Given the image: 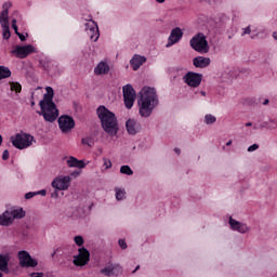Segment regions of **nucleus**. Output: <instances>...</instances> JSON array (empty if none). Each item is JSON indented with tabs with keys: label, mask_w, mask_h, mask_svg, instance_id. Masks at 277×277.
<instances>
[{
	"label": "nucleus",
	"mask_w": 277,
	"mask_h": 277,
	"mask_svg": "<svg viewBox=\"0 0 277 277\" xmlns=\"http://www.w3.org/2000/svg\"><path fill=\"white\" fill-rule=\"evenodd\" d=\"M138 114L142 118H150L153 110L159 105L157 90L150 87H144L141 91V97L137 101Z\"/></svg>",
	"instance_id": "f257e3e1"
},
{
	"label": "nucleus",
	"mask_w": 277,
	"mask_h": 277,
	"mask_svg": "<svg viewBox=\"0 0 277 277\" xmlns=\"http://www.w3.org/2000/svg\"><path fill=\"white\" fill-rule=\"evenodd\" d=\"M45 94L43 100L39 102V107L41 110L37 111L39 116H42L45 122H55L60 116V110L53 102V96H55V91L51 87L45 88Z\"/></svg>",
	"instance_id": "f03ea898"
},
{
	"label": "nucleus",
	"mask_w": 277,
	"mask_h": 277,
	"mask_svg": "<svg viewBox=\"0 0 277 277\" xmlns=\"http://www.w3.org/2000/svg\"><path fill=\"white\" fill-rule=\"evenodd\" d=\"M96 115L101 120L103 131H105L107 135H110V137L118 135V117H116L114 111L109 110L106 106L101 105L96 109Z\"/></svg>",
	"instance_id": "7ed1b4c3"
},
{
	"label": "nucleus",
	"mask_w": 277,
	"mask_h": 277,
	"mask_svg": "<svg viewBox=\"0 0 277 277\" xmlns=\"http://www.w3.org/2000/svg\"><path fill=\"white\" fill-rule=\"evenodd\" d=\"M190 48L197 53H209V41L202 32L195 35L189 41Z\"/></svg>",
	"instance_id": "20e7f679"
},
{
	"label": "nucleus",
	"mask_w": 277,
	"mask_h": 277,
	"mask_svg": "<svg viewBox=\"0 0 277 277\" xmlns=\"http://www.w3.org/2000/svg\"><path fill=\"white\" fill-rule=\"evenodd\" d=\"M11 143L14 148L25 150V148H29V146L34 144V136L27 133H17L16 135L11 136Z\"/></svg>",
	"instance_id": "39448f33"
},
{
	"label": "nucleus",
	"mask_w": 277,
	"mask_h": 277,
	"mask_svg": "<svg viewBox=\"0 0 277 277\" xmlns=\"http://www.w3.org/2000/svg\"><path fill=\"white\" fill-rule=\"evenodd\" d=\"M123 101H124V106L127 109H131L135 103V89H133V85L131 84H126L123 88Z\"/></svg>",
	"instance_id": "423d86ee"
},
{
	"label": "nucleus",
	"mask_w": 277,
	"mask_h": 277,
	"mask_svg": "<svg viewBox=\"0 0 277 277\" xmlns=\"http://www.w3.org/2000/svg\"><path fill=\"white\" fill-rule=\"evenodd\" d=\"M17 258L22 267H38V260L31 258L25 250L18 251Z\"/></svg>",
	"instance_id": "0eeeda50"
},
{
	"label": "nucleus",
	"mask_w": 277,
	"mask_h": 277,
	"mask_svg": "<svg viewBox=\"0 0 277 277\" xmlns=\"http://www.w3.org/2000/svg\"><path fill=\"white\" fill-rule=\"evenodd\" d=\"M70 181H72V179H70V176L60 175V176H56L52 181L51 186L54 189H58L61 192H66L68 189V187H70Z\"/></svg>",
	"instance_id": "6e6552de"
},
{
	"label": "nucleus",
	"mask_w": 277,
	"mask_h": 277,
	"mask_svg": "<svg viewBox=\"0 0 277 277\" xmlns=\"http://www.w3.org/2000/svg\"><path fill=\"white\" fill-rule=\"evenodd\" d=\"M183 81L189 85V88H198L200 83H202V74L188 71L183 76Z\"/></svg>",
	"instance_id": "1a4fd4ad"
},
{
	"label": "nucleus",
	"mask_w": 277,
	"mask_h": 277,
	"mask_svg": "<svg viewBox=\"0 0 277 277\" xmlns=\"http://www.w3.org/2000/svg\"><path fill=\"white\" fill-rule=\"evenodd\" d=\"M58 128L62 133H68L75 129V119L68 115H62L58 118Z\"/></svg>",
	"instance_id": "9d476101"
},
{
	"label": "nucleus",
	"mask_w": 277,
	"mask_h": 277,
	"mask_svg": "<svg viewBox=\"0 0 277 277\" xmlns=\"http://www.w3.org/2000/svg\"><path fill=\"white\" fill-rule=\"evenodd\" d=\"M15 57L19 60H25L27 55H31V53H36V48L31 44L28 45H17L13 51H11Z\"/></svg>",
	"instance_id": "9b49d317"
},
{
	"label": "nucleus",
	"mask_w": 277,
	"mask_h": 277,
	"mask_svg": "<svg viewBox=\"0 0 277 277\" xmlns=\"http://www.w3.org/2000/svg\"><path fill=\"white\" fill-rule=\"evenodd\" d=\"M90 262V251L85 248H80L78 250V255L74 256V265L77 267H83V265H88Z\"/></svg>",
	"instance_id": "f8f14e48"
},
{
	"label": "nucleus",
	"mask_w": 277,
	"mask_h": 277,
	"mask_svg": "<svg viewBox=\"0 0 277 277\" xmlns=\"http://www.w3.org/2000/svg\"><path fill=\"white\" fill-rule=\"evenodd\" d=\"M85 31L91 42H97L98 38H101V32L98 31V24H96V22L92 19L85 24Z\"/></svg>",
	"instance_id": "ddd939ff"
},
{
	"label": "nucleus",
	"mask_w": 277,
	"mask_h": 277,
	"mask_svg": "<svg viewBox=\"0 0 277 277\" xmlns=\"http://www.w3.org/2000/svg\"><path fill=\"white\" fill-rule=\"evenodd\" d=\"M182 39H183V30L180 27L173 28L168 38V43L166 45L167 49H169V47H173V44L181 42Z\"/></svg>",
	"instance_id": "4468645a"
},
{
	"label": "nucleus",
	"mask_w": 277,
	"mask_h": 277,
	"mask_svg": "<svg viewBox=\"0 0 277 277\" xmlns=\"http://www.w3.org/2000/svg\"><path fill=\"white\" fill-rule=\"evenodd\" d=\"M126 129L129 135H137L142 131V124L135 119H128L126 121Z\"/></svg>",
	"instance_id": "2eb2a0df"
},
{
	"label": "nucleus",
	"mask_w": 277,
	"mask_h": 277,
	"mask_svg": "<svg viewBox=\"0 0 277 277\" xmlns=\"http://www.w3.org/2000/svg\"><path fill=\"white\" fill-rule=\"evenodd\" d=\"M229 226L232 230H236L237 233H240L241 235H246L250 228H248V225L233 219V216L229 217Z\"/></svg>",
	"instance_id": "dca6fc26"
},
{
	"label": "nucleus",
	"mask_w": 277,
	"mask_h": 277,
	"mask_svg": "<svg viewBox=\"0 0 277 277\" xmlns=\"http://www.w3.org/2000/svg\"><path fill=\"white\" fill-rule=\"evenodd\" d=\"M101 274L104 276H118V274H122V266L119 264H110L103 269H101Z\"/></svg>",
	"instance_id": "f3484780"
},
{
	"label": "nucleus",
	"mask_w": 277,
	"mask_h": 277,
	"mask_svg": "<svg viewBox=\"0 0 277 277\" xmlns=\"http://www.w3.org/2000/svg\"><path fill=\"white\" fill-rule=\"evenodd\" d=\"M193 66H195V68H207L208 66H211V58L205 56H196L193 60Z\"/></svg>",
	"instance_id": "a211bd4d"
},
{
	"label": "nucleus",
	"mask_w": 277,
	"mask_h": 277,
	"mask_svg": "<svg viewBox=\"0 0 277 277\" xmlns=\"http://www.w3.org/2000/svg\"><path fill=\"white\" fill-rule=\"evenodd\" d=\"M10 253H1L0 254V272H3L4 274H10Z\"/></svg>",
	"instance_id": "6ab92c4d"
},
{
	"label": "nucleus",
	"mask_w": 277,
	"mask_h": 277,
	"mask_svg": "<svg viewBox=\"0 0 277 277\" xmlns=\"http://www.w3.org/2000/svg\"><path fill=\"white\" fill-rule=\"evenodd\" d=\"M143 64H146V56L135 54L130 61L133 70H140Z\"/></svg>",
	"instance_id": "aec40b11"
},
{
	"label": "nucleus",
	"mask_w": 277,
	"mask_h": 277,
	"mask_svg": "<svg viewBox=\"0 0 277 277\" xmlns=\"http://www.w3.org/2000/svg\"><path fill=\"white\" fill-rule=\"evenodd\" d=\"M0 24L2 27V36L4 40H10V36L12 34L10 32V18L0 19Z\"/></svg>",
	"instance_id": "412c9836"
},
{
	"label": "nucleus",
	"mask_w": 277,
	"mask_h": 277,
	"mask_svg": "<svg viewBox=\"0 0 277 277\" xmlns=\"http://www.w3.org/2000/svg\"><path fill=\"white\" fill-rule=\"evenodd\" d=\"M68 168H79V170L85 168V162L83 160H79L74 156H70L67 160Z\"/></svg>",
	"instance_id": "4be33fe9"
},
{
	"label": "nucleus",
	"mask_w": 277,
	"mask_h": 277,
	"mask_svg": "<svg viewBox=\"0 0 277 277\" xmlns=\"http://www.w3.org/2000/svg\"><path fill=\"white\" fill-rule=\"evenodd\" d=\"M109 72V65L107 62H100L94 68V75H107Z\"/></svg>",
	"instance_id": "5701e85b"
},
{
	"label": "nucleus",
	"mask_w": 277,
	"mask_h": 277,
	"mask_svg": "<svg viewBox=\"0 0 277 277\" xmlns=\"http://www.w3.org/2000/svg\"><path fill=\"white\" fill-rule=\"evenodd\" d=\"M14 223L12 219V214L10 211H4L2 215H0V226H10Z\"/></svg>",
	"instance_id": "b1692460"
},
{
	"label": "nucleus",
	"mask_w": 277,
	"mask_h": 277,
	"mask_svg": "<svg viewBox=\"0 0 277 277\" xmlns=\"http://www.w3.org/2000/svg\"><path fill=\"white\" fill-rule=\"evenodd\" d=\"M9 213L11 214V219L14 220H23V217H25L26 212L25 210H23V208H17V209H12L11 211H9Z\"/></svg>",
	"instance_id": "393cba45"
},
{
	"label": "nucleus",
	"mask_w": 277,
	"mask_h": 277,
	"mask_svg": "<svg viewBox=\"0 0 277 277\" xmlns=\"http://www.w3.org/2000/svg\"><path fill=\"white\" fill-rule=\"evenodd\" d=\"M10 8H12V2H4L2 5L3 11L0 13V21H5L10 18Z\"/></svg>",
	"instance_id": "a878e982"
},
{
	"label": "nucleus",
	"mask_w": 277,
	"mask_h": 277,
	"mask_svg": "<svg viewBox=\"0 0 277 277\" xmlns=\"http://www.w3.org/2000/svg\"><path fill=\"white\" fill-rule=\"evenodd\" d=\"M10 77H12V71L5 66H0V81Z\"/></svg>",
	"instance_id": "bb28decb"
},
{
	"label": "nucleus",
	"mask_w": 277,
	"mask_h": 277,
	"mask_svg": "<svg viewBox=\"0 0 277 277\" xmlns=\"http://www.w3.org/2000/svg\"><path fill=\"white\" fill-rule=\"evenodd\" d=\"M10 88L12 92H16V94H21L23 91V87L18 82H11Z\"/></svg>",
	"instance_id": "cd10ccee"
},
{
	"label": "nucleus",
	"mask_w": 277,
	"mask_h": 277,
	"mask_svg": "<svg viewBox=\"0 0 277 277\" xmlns=\"http://www.w3.org/2000/svg\"><path fill=\"white\" fill-rule=\"evenodd\" d=\"M116 192V199L117 200H124L126 196H127V192H124V189L122 188H115Z\"/></svg>",
	"instance_id": "c85d7f7f"
},
{
	"label": "nucleus",
	"mask_w": 277,
	"mask_h": 277,
	"mask_svg": "<svg viewBox=\"0 0 277 277\" xmlns=\"http://www.w3.org/2000/svg\"><path fill=\"white\" fill-rule=\"evenodd\" d=\"M121 174H126L127 176H133V170L129 166H121L120 168Z\"/></svg>",
	"instance_id": "c756f323"
},
{
	"label": "nucleus",
	"mask_w": 277,
	"mask_h": 277,
	"mask_svg": "<svg viewBox=\"0 0 277 277\" xmlns=\"http://www.w3.org/2000/svg\"><path fill=\"white\" fill-rule=\"evenodd\" d=\"M217 118H215V116L209 114L205 116V122L206 124H214V122H216Z\"/></svg>",
	"instance_id": "7c9ffc66"
},
{
	"label": "nucleus",
	"mask_w": 277,
	"mask_h": 277,
	"mask_svg": "<svg viewBox=\"0 0 277 277\" xmlns=\"http://www.w3.org/2000/svg\"><path fill=\"white\" fill-rule=\"evenodd\" d=\"M264 127H266V129H277V121L274 119H271L264 123Z\"/></svg>",
	"instance_id": "2f4dec72"
},
{
	"label": "nucleus",
	"mask_w": 277,
	"mask_h": 277,
	"mask_svg": "<svg viewBox=\"0 0 277 277\" xmlns=\"http://www.w3.org/2000/svg\"><path fill=\"white\" fill-rule=\"evenodd\" d=\"M81 144H83L84 146H89V148H92V138L90 137H84L81 140Z\"/></svg>",
	"instance_id": "473e14b6"
},
{
	"label": "nucleus",
	"mask_w": 277,
	"mask_h": 277,
	"mask_svg": "<svg viewBox=\"0 0 277 277\" xmlns=\"http://www.w3.org/2000/svg\"><path fill=\"white\" fill-rule=\"evenodd\" d=\"M74 241H75L76 246H79V247L83 246V237L82 236H76L74 238Z\"/></svg>",
	"instance_id": "72a5a7b5"
},
{
	"label": "nucleus",
	"mask_w": 277,
	"mask_h": 277,
	"mask_svg": "<svg viewBox=\"0 0 277 277\" xmlns=\"http://www.w3.org/2000/svg\"><path fill=\"white\" fill-rule=\"evenodd\" d=\"M118 243H119L121 250H127V248H128V246H127V240H124V239H119Z\"/></svg>",
	"instance_id": "f704fd0d"
},
{
	"label": "nucleus",
	"mask_w": 277,
	"mask_h": 277,
	"mask_svg": "<svg viewBox=\"0 0 277 277\" xmlns=\"http://www.w3.org/2000/svg\"><path fill=\"white\" fill-rule=\"evenodd\" d=\"M254 150H259V144H253L248 147V153H254Z\"/></svg>",
	"instance_id": "c9c22d12"
},
{
	"label": "nucleus",
	"mask_w": 277,
	"mask_h": 277,
	"mask_svg": "<svg viewBox=\"0 0 277 277\" xmlns=\"http://www.w3.org/2000/svg\"><path fill=\"white\" fill-rule=\"evenodd\" d=\"M36 195V192H29L25 194V198L26 200H31V198H34Z\"/></svg>",
	"instance_id": "e433bc0d"
},
{
	"label": "nucleus",
	"mask_w": 277,
	"mask_h": 277,
	"mask_svg": "<svg viewBox=\"0 0 277 277\" xmlns=\"http://www.w3.org/2000/svg\"><path fill=\"white\" fill-rule=\"evenodd\" d=\"M8 159H10V151L5 149L2 154V160L8 161Z\"/></svg>",
	"instance_id": "4c0bfd02"
},
{
	"label": "nucleus",
	"mask_w": 277,
	"mask_h": 277,
	"mask_svg": "<svg viewBox=\"0 0 277 277\" xmlns=\"http://www.w3.org/2000/svg\"><path fill=\"white\" fill-rule=\"evenodd\" d=\"M104 167L106 170H109L111 168V160L104 158Z\"/></svg>",
	"instance_id": "58836bf2"
},
{
	"label": "nucleus",
	"mask_w": 277,
	"mask_h": 277,
	"mask_svg": "<svg viewBox=\"0 0 277 277\" xmlns=\"http://www.w3.org/2000/svg\"><path fill=\"white\" fill-rule=\"evenodd\" d=\"M16 36H18L19 40L22 42H25L27 40V37H25V35L21 34V32H16Z\"/></svg>",
	"instance_id": "ea45409f"
},
{
	"label": "nucleus",
	"mask_w": 277,
	"mask_h": 277,
	"mask_svg": "<svg viewBox=\"0 0 277 277\" xmlns=\"http://www.w3.org/2000/svg\"><path fill=\"white\" fill-rule=\"evenodd\" d=\"M51 198H60V189H55V190L51 194Z\"/></svg>",
	"instance_id": "a19ab883"
},
{
	"label": "nucleus",
	"mask_w": 277,
	"mask_h": 277,
	"mask_svg": "<svg viewBox=\"0 0 277 277\" xmlns=\"http://www.w3.org/2000/svg\"><path fill=\"white\" fill-rule=\"evenodd\" d=\"M30 277H44V273H30Z\"/></svg>",
	"instance_id": "79ce46f5"
},
{
	"label": "nucleus",
	"mask_w": 277,
	"mask_h": 277,
	"mask_svg": "<svg viewBox=\"0 0 277 277\" xmlns=\"http://www.w3.org/2000/svg\"><path fill=\"white\" fill-rule=\"evenodd\" d=\"M246 34H248V35L252 34V29H250V26L245 28L242 36H246Z\"/></svg>",
	"instance_id": "37998d69"
},
{
	"label": "nucleus",
	"mask_w": 277,
	"mask_h": 277,
	"mask_svg": "<svg viewBox=\"0 0 277 277\" xmlns=\"http://www.w3.org/2000/svg\"><path fill=\"white\" fill-rule=\"evenodd\" d=\"M37 196H47V189H41L39 192H36Z\"/></svg>",
	"instance_id": "c03bdc74"
},
{
	"label": "nucleus",
	"mask_w": 277,
	"mask_h": 277,
	"mask_svg": "<svg viewBox=\"0 0 277 277\" xmlns=\"http://www.w3.org/2000/svg\"><path fill=\"white\" fill-rule=\"evenodd\" d=\"M173 72H176L177 75H181V72H183V67L174 68Z\"/></svg>",
	"instance_id": "a18cd8bd"
},
{
	"label": "nucleus",
	"mask_w": 277,
	"mask_h": 277,
	"mask_svg": "<svg viewBox=\"0 0 277 277\" xmlns=\"http://www.w3.org/2000/svg\"><path fill=\"white\" fill-rule=\"evenodd\" d=\"M79 174H81L80 171H74V172L71 173V176H74V177L76 179V176H79Z\"/></svg>",
	"instance_id": "49530a36"
},
{
	"label": "nucleus",
	"mask_w": 277,
	"mask_h": 277,
	"mask_svg": "<svg viewBox=\"0 0 277 277\" xmlns=\"http://www.w3.org/2000/svg\"><path fill=\"white\" fill-rule=\"evenodd\" d=\"M12 28L14 29V32H15V34H19V32H18V26H17V25L12 26Z\"/></svg>",
	"instance_id": "de8ad7c7"
},
{
	"label": "nucleus",
	"mask_w": 277,
	"mask_h": 277,
	"mask_svg": "<svg viewBox=\"0 0 277 277\" xmlns=\"http://www.w3.org/2000/svg\"><path fill=\"white\" fill-rule=\"evenodd\" d=\"M174 153H176V155H181V149L179 147H175Z\"/></svg>",
	"instance_id": "09e8293b"
},
{
	"label": "nucleus",
	"mask_w": 277,
	"mask_h": 277,
	"mask_svg": "<svg viewBox=\"0 0 277 277\" xmlns=\"http://www.w3.org/2000/svg\"><path fill=\"white\" fill-rule=\"evenodd\" d=\"M11 25L12 27L16 26V19H12Z\"/></svg>",
	"instance_id": "8fccbe9b"
},
{
	"label": "nucleus",
	"mask_w": 277,
	"mask_h": 277,
	"mask_svg": "<svg viewBox=\"0 0 277 277\" xmlns=\"http://www.w3.org/2000/svg\"><path fill=\"white\" fill-rule=\"evenodd\" d=\"M273 38H274V40H277V32L276 31L273 32Z\"/></svg>",
	"instance_id": "3c124183"
},
{
	"label": "nucleus",
	"mask_w": 277,
	"mask_h": 277,
	"mask_svg": "<svg viewBox=\"0 0 277 277\" xmlns=\"http://www.w3.org/2000/svg\"><path fill=\"white\" fill-rule=\"evenodd\" d=\"M263 105H269V100H265V101L263 102Z\"/></svg>",
	"instance_id": "603ef678"
},
{
	"label": "nucleus",
	"mask_w": 277,
	"mask_h": 277,
	"mask_svg": "<svg viewBox=\"0 0 277 277\" xmlns=\"http://www.w3.org/2000/svg\"><path fill=\"white\" fill-rule=\"evenodd\" d=\"M245 127H252V122L245 123Z\"/></svg>",
	"instance_id": "864d4df0"
},
{
	"label": "nucleus",
	"mask_w": 277,
	"mask_h": 277,
	"mask_svg": "<svg viewBox=\"0 0 277 277\" xmlns=\"http://www.w3.org/2000/svg\"><path fill=\"white\" fill-rule=\"evenodd\" d=\"M137 269H140V265H137V266L135 267V269L132 272V274H135V272H137Z\"/></svg>",
	"instance_id": "5fc2aeb1"
},
{
	"label": "nucleus",
	"mask_w": 277,
	"mask_h": 277,
	"mask_svg": "<svg viewBox=\"0 0 277 277\" xmlns=\"http://www.w3.org/2000/svg\"><path fill=\"white\" fill-rule=\"evenodd\" d=\"M157 3H166V0H156Z\"/></svg>",
	"instance_id": "6e6d98bb"
},
{
	"label": "nucleus",
	"mask_w": 277,
	"mask_h": 277,
	"mask_svg": "<svg viewBox=\"0 0 277 277\" xmlns=\"http://www.w3.org/2000/svg\"><path fill=\"white\" fill-rule=\"evenodd\" d=\"M1 144H3V136H1V134H0V146H1Z\"/></svg>",
	"instance_id": "4d7b16f0"
},
{
	"label": "nucleus",
	"mask_w": 277,
	"mask_h": 277,
	"mask_svg": "<svg viewBox=\"0 0 277 277\" xmlns=\"http://www.w3.org/2000/svg\"><path fill=\"white\" fill-rule=\"evenodd\" d=\"M233 144V141H228L227 143H226V146H230Z\"/></svg>",
	"instance_id": "13d9d810"
},
{
	"label": "nucleus",
	"mask_w": 277,
	"mask_h": 277,
	"mask_svg": "<svg viewBox=\"0 0 277 277\" xmlns=\"http://www.w3.org/2000/svg\"><path fill=\"white\" fill-rule=\"evenodd\" d=\"M201 96H207V92L201 91Z\"/></svg>",
	"instance_id": "bf43d9fd"
},
{
	"label": "nucleus",
	"mask_w": 277,
	"mask_h": 277,
	"mask_svg": "<svg viewBox=\"0 0 277 277\" xmlns=\"http://www.w3.org/2000/svg\"><path fill=\"white\" fill-rule=\"evenodd\" d=\"M30 105H31V107H34V105H36V102H31Z\"/></svg>",
	"instance_id": "052dcab7"
},
{
	"label": "nucleus",
	"mask_w": 277,
	"mask_h": 277,
	"mask_svg": "<svg viewBox=\"0 0 277 277\" xmlns=\"http://www.w3.org/2000/svg\"><path fill=\"white\" fill-rule=\"evenodd\" d=\"M0 277H3V273L0 272Z\"/></svg>",
	"instance_id": "680f3d73"
},
{
	"label": "nucleus",
	"mask_w": 277,
	"mask_h": 277,
	"mask_svg": "<svg viewBox=\"0 0 277 277\" xmlns=\"http://www.w3.org/2000/svg\"><path fill=\"white\" fill-rule=\"evenodd\" d=\"M52 256H55V252H54V253H52Z\"/></svg>",
	"instance_id": "e2e57ef3"
}]
</instances>
